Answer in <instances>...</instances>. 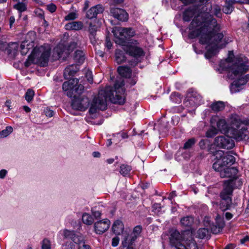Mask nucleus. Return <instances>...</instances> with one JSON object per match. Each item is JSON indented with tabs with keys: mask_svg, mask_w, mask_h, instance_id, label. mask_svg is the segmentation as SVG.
I'll return each instance as SVG.
<instances>
[{
	"mask_svg": "<svg viewBox=\"0 0 249 249\" xmlns=\"http://www.w3.org/2000/svg\"><path fill=\"white\" fill-rule=\"evenodd\" d=\"M189 36L191 38L199 36V42L207 44L205 56L210 59L214 55L219 49L228 43L222 33H219L220 25L211 14L202 13L195 17L189 26Z\"/></svg>",
	"mask_w": 249,
	"mask_h": 249,
	"instance_id": "obj_1",
	"label": "nucleus"
},
{
	"mask_svg": "<svg viewBox=\"0 0 249 249\" xmlns=\"http://www.w3.org/2000/svg\"><path fill=\"white\" fill-rule=\"evenodd\" d=\"M233 53L230 52L228 57L220 63V67L228 71V75L231 79L237 78L231 85V93L240 91L242 87L249 80V75L242 76L249 69V61L247 57L240 56L232 60Z\"/></svg>",
	"mask_w": 249,
	"mask_h": 249,
	"instance_id": "obj_2",
	"label": "nucleus"
},
{
	"mask_svg": "<svg viewBox=\"0 0 249 249\" xmlns=\"http://www.w3.org/2000/svg\"><path fill=\"white\" fill-rule=\"evenodd\" d=\"M124 85L123 80H117L114 84V89L110 86L106 87L99 91L97 96L93 99L89 112L91 114L96 112L97 110H104L107 108V99L113 104L123 105L125 103Z\"/></svg>",
	"mask_w": 249,
	"mask_h": 249,
	"instance_id": "obj_3",
	"label": "nucleus"
},
{
	"mask_svg": "<svg viewBox=\"0 0 249 249\" xmlns=\"http://www.w3.org/2000/svg\"><path fill=\"white\" fill-rule=\"evenodd\" d=\"M230 123L231 126V134L237 141H241L248 138V126L249 120H242L236 114L231 116Z\"/></svg>",
	"mask_w": 249,
	"mask_h": 249,
	"instance_id": "obj_4",
	"label": "nucleus"
},
{
	"mask_svg": "<svg viewBox=\"0 0 249 249\" xmlns=\"http://www.w3.org/2000/svg\"><path fill=\"white\" fill-rule=\"evenodd\" d=\"M115 36V42L122 46H125L127 41L136 35L135 30L132 28L115 27L112 31Z\"/></svg>",
	"mask_w": 249,
	"mask_h": 249,
	"instance_id": "obj_5",
	"label": "nucleus"
},
{
	"mask_svg": "<svg viewBox=\"0 0 249 249\" xmlns=\"http://www.w3.org/2000/svg\"><path fill=\"white\" fill-rule=\"evenodd\" d=\"M216 161L213 163V168L214 170H219L228 165H231L235 161V158L223 151L218 150L215 152Z\"/></svg>",
	"mask_w": 249,
	"mask_h": 249,
	"instance_id": "obj_6",
	"label": "nucleus"
},
{
	"mask_svg": "<svg viewBox=\"0 0 249 249\" xmlns=\"http://www.w3.org/2000/svg\"><path fill=\"white\" fill-rule=\"evenodd\" d=\"M51 48L49 44H44L34 49L32 55L41 66H46L51 54Z\"/></svg>",
	"mask_w": 249,
	"mask_h": 249,
	"instance_id": "obj_7",
	"label": "nucleus"
},
{
	"mask_svg": "<svg viewBox=\"0 0 249 249\" xmlns=\"http://www.w3.org/2000/svg\"><path fill=\"white\" fill-rule=\"evenodd\" d=\"M63 89L67 91V94L70 97H75L77 95H80L83 92L84 86L78 84L77 78H72L65 82L62 86Z\"/></svg>",
	"mask_w": 249,
	"mask_h": 249,
	"instance_id": "obj_8",
	"label": "nucleus"
},
{
	"mask_svg": "<svg viewBox=\"0 0 249 249\" xmlns=\"http://www.w3.org/2000/svg\"><path fill=\"white\" fill-rule=\"evenodd\" d=\"M242 182L239 179H230L224 181L223 190L220 194L221 198H231L234 188L242 186Z\"/></svg>",
	"mask_w": 249,
	"mask_h": 249,
	"instance_id": "obj_9",
	"label": "nucleus"
},
{
	"mask_svg": "<svg viewBox=\"0 0 249 249\" xmlns=\"http://www.w3.org/2000/svg\"><path fill=\"white\" fill-rule=\"evenodd\" d=\"M63 235L65 238L71 239L77 244L78 246V249H90L89 246L85 244L84 238L81 233L65 230L63 231Z\"/></svg>",
	"mask_w": 249,
	"mask_h": 249,
	"instance_id": "obj_10",
	"label": "nucleus"
},
{
	"mask_svg": "<svg viewBox=\"0 0 249 249\" xmlns=\"http://www.w3.org/2000/svg\"><path fill=\"white\" fill-rule=\"evenodd\" d=\"M131 44L124 46V50L130 55L135 58H139L144 54L142 49L137 45L139 43L136 40H131Z\"/></svg>",
	"mask_w": 249,
	"mask_h": 249,
	"instance_id": "obj_11",
	"label": "nucleus"
},
{
	"mask_svg": "<svg viewBox=\"0 0 249 249\" xmlns=\"http://www.w3.org/2000/svg\"><path fill=\"white\" fill-rule=\"evenodd\" d=\"M213 143L217 147L227 149L234 146V141L228 136H218L215 138Z\"/></svg>",
	"mask_w": 249,
	"mask_h": 249,
	"instance_id": "obj_12",
	"label": "nucleus"
},
{
	"mask_svg": "<svg viewBox=\"0 0 249 249\" xmlns=\"http://www.w3.org/2000/svg\"><path fill=\"white\" fill-rule=\"evenodd\" d=\"M185 235L187 236L188 238L186 239H181V236L179 232L177 231H174L171 233L170 237V242L171 245L172 246H175V247H181V245H185L184 241L189 239V237H192V234L190 232H186L185 233Z\"/></svg>",
	"mask_w": 249,
	"mask_h": 249,
	"instance_id": "obj_13",
	"label": "nucleus"
},
{
	"mask_svg": "<svg viewBox=\"0 0 249 249\" xmlns=\"http://www.w3.org/2000/svg\"><path fill=\"white\" fill-rule=\"evenodd\" d=\"M142 228L141 226H136L133 230V232L130 235V239L128 240L129 236H124V240L122 242V244L124 247H126L128 245H132L136 239L141 235Z\"/></svg>",
	"mask_w": 249,
	"mask_h": 249,
	"instance_id": "obj_14",
	"label": "nucleus"
},
{
	"mask_svg": "<svg viewBox=\"0 0 249 249\" xmlns=\"http://www.w3.org/2000/svg\"><path fill=\"white\" fill-rule=\"evenodd\" d=\"M89 105V100L87 98H76L74 97L71 106L72 107L76 110H79L81 111L85 110Z\"/></svg>",
	"mask_w": 249,
	"mask_h": 249,
	"instance_id": "obj_15",
	"label": "nucleus"
},
{
	"mask_svg": "<svg viewBox=\"0 0 249 249\" xmlns=\"http://www.w3.org/2000/svg\"><path fill=\"white\" fill-rule=\"evenodd\" d=\"M110 13L114 18L122 21L127 20L128 14L123 9L112 7L110 8Z\"/></svg>",
	"mask_w": 249,
	"mask_h": 249,
	"instance_id": "obj_16",
	"label": "nucleus"
},
{
	"mask_svg": "<svg viewBox=\"0 0 249 249\" xmlns=\"http://www.w3.org/2000/svg\"><path fill=\"white\" fill-rule=\"evenodd\" d=\"M187 97L190 104L193 106H198L202 102L201 96L196 91L190 89L187 93Z\"/></svg>",
	"mask_w": 249,
	"mask_h": 249,
	"instance_id": "obj_17",
	"label": "nucleus"
},
{
	"mask_svg": "<svg viewBox=\"0 0 249 249\" xmlns=\"http://www.w3.org/2000/svg\"><path fill=\"white\" fill-rule=\"evenodd\" d=\"M219 172L221 178H231V179H237L235 176L237 173V170L234 167L223 168L219 170H215Z\"/></svg>",
	"mask_w": 249,
	"mask_h": 249,
	"instance_id": "obj_18",
	"label": "nucleus"
},
{
	"mask_svg": "<svg viewBox=\"0 0 249 249\" xmlns=\"http://www.w3.org/2000/svg\"><path fill=\"white\" fill-rule=\"evenodd\" d=\"M110 224V221L107 219L96 222L94 224L95 231L97 234H102L108 229Z\"/></svg>",
	"mask_w": 249,
	"mask_h": 249,
	"instance_id": "obj_19",
	"label": "nucleus"
},
{
	"mask_svg": "<svg viewBox=\"0 0 249 249\" xmlns=\"http://www.w3.org/2000/svg\"><path fill=\"white\" fill-rule=\"evenodd\" d=\"M216 123V125L219 131L225 133L228 131V125L225 119H219L218 116H213L211 120L212 125Z\"/></svg>",
	"mask_w": 249,
	"mask_h": 249,
	"instance_id": "obj_20",
	"label": "nucleus"
},
{
	"mask_svg": "<svg viewBox=\"0 0 249 249\" xmlns=\"http://www.w3.org/2000/svg\"><path fill=\"white\" fill-rule=\"evenodd\" d=\"M104 10V7L101 4H98L90 8L86 14V17L89 19L96 18L98 14L102 13Z\"/></svg>",
	"mask_w": 249,
	"mask_h": 249,
	"instance_id": "obj_21",
	"label": "nucleus"
},
{
	"mask_svg": "<svg viewBox=\"0 0 249 249\" xmlns=\"http://www.w3.org/2000/svg\"><path fill=\"white\" fill-rule=\"evenodd\" d=\"M224 221L219 215L216 218V223L215 224L210 225L211 231L214 234L219 233L224 227Z\"/></svg>",
	"mask_w": 249,
	"mask_h": 249,
	"instance_id": "obj_22",
	"label": "nucleus"
},
{
	"mask_svg": "<svg viewBox=\"0 0 249 249\" xmlns=\"http://www.w3.org/2000/svg\"><path fill=\"white\" fill-rule=\"evenodd\" d=\"M78 70L79 68L75 64H72L67 67L64 72L65 78L69 79L70 76L74 75Z\"/></svg>",
	"mask_w": 249,
	"mask_h": 249,
	"instance_id": "obj_23",
	"label": "nucleus"
},
{
	"mask_svg": "<svg viewBox=\"0 0 249 249\" xmlns=\"http://www.w3.org/2000/svg\"><path fill=\"white\" fill-rule=\"evenodd\" d=\"M225 4L223 6L222 11L226 14H230L234 9V4L236 3L235 0H225Z\"/></svg>",
	"mask_w": 249,
	"mask_h": 249,
	"instance_id": "obj_24",
	"label": "nucleus"
},
{
	"mask_svg": "<svg viewBox=\"0 0 249 249\" xmlns=\"http://www.w3.org/2000/svg\"><path fill=\"white\" fill-rule=\"evenodd\" d=\"M83 27V23L81 21H72L67 23L65 29L67 30H79Z\"/></svg>",
	"mask_w": 249,
	"mask_h": 249,
	"instance_id": "obj_25",
	"label": "nucleus"
},
{
	"mask_svg": "<svg viewBox=\"0 0 249 249\" xmlns=\"http://www.w3.org/2000/svg\"><path fill=\"white\" fill-rule=\"evenodd\" d=\"M18 49V44L16 42H11L8 44L5 42L4 48L1 50L7 51L8 54L15 53Z\"/></svg>",
	"mask_w": 249,
	"mask_h": 249,
	"instance_id": "obj_26",
	"label": "nucleus"
},
{
	"mask_svg": "<svg viewBox=\"0 0 249 249\" xmlns=\"http://www.w3.org/2000/svg\"><path fill=\"white\" fill-rule=\"evenodd\" d=\"M185 245H181V248L179 249H198L196 244L192 237H190L189 239L184 241Z\"/></svg>",
	"mask_w": 249,
	"mask_h": 249,
	"instance_id": "obj_27",
	"label": "nucleus"
},
{
	"mask_svg": "<svg viewBox=\"0 0 249 249\" xmlns=\"http://www.w3.org/2000/svg\"><path fill=\"white\" fill-rule=\"evenodd\" d=\"M112 230L113 232L119 235L122 233L124 230V225L120 220H116L114 222L112 226Z\"/></svg>",
	"mask_w": 249,
	"mask_h": 249,
	"instance_id": "obj_28",
	"label": "nucleus"
},
{
	"mask_svg": "<svg viewBox=\"0 0 249 249\" xmlns=\"http://www.w3.org/2000/svg\"><path fill=\"white\" fill-rule=\"evenodd\" d=\"M220 208L222 211H225L230 209L232 203L231 198H221Z\"/></svg>",
	"mask_w": 249,
	"mask_h": 249,
	"instance_id": "obj_29",
	"label": "nucleus"
},
{
	"mask_svg": "<svg viewBox=\"0 0 249 249\" xmlns=\"http://www.w3.org/2000/svg\"><path fill=\"white\" fill-rule=\"evenodd\" d=\"M118 72L122 77L129 78L131 74V70L128 67L120 66L118 68Z\"/></svg>",
	"mask_w": 249,
	"mask_h": 249,
	"instance_id": "obj_30",
	"label": "nucleus"
},
{
	"mask_svg": "<svg viewBox=\"0 0 249 249\" xmlns=\"http://www.w3.org/2000/svg\"><path fill=\"white\" fill-rule=\"evenodd\" d=\"M194 218L191 216H185L180 219L181 224L183 226L188 228H190L192 226L194 223Z\"/></svg>",
	"mask_w": 249,
	"mask_h": 249,
	"instance_id": "obj_31",
	"label": "nucleus"
},
{
	"mask_svg": "<svg viewBox=\"0 0 249 249\" xmlns=\"http://www.w3.org/2000/svg\"><path fill=\"white\" fill-rule=\"evenodd\" d=\"M225 105L222 101H217L211 105V107L214 111H219L224 108Z\"/></svg>",
	"mask_w": 249,
	"mask_h": 249,
	"instance_id": "obj_32",
	"label": "nucleus"
},
{
	"mask_svg": "<svg viewBox=\"0 0 249 249\" xmlns=\"http://www.w3.org/2000/svg\"><path fill=\"white\" fill-rule=\"evenodd\" d=\"M195 11L193 9H188L186 10L183 15V19L185 21H189L191 18L194 16Z\"/></svg>",
	"mask_w": 249,
	"mask_h": 249,
	"instance_id": "obj_33",
	"label": "nucleus"
},
{
	"mask_svg": "<svg viewBox=\"0 0 249 249\" xmlns=\"http://www.w3.org/2000/svg\"><path fill=\"white\" fill-rule=\"evenodd\" d=\"M209 235V231L207 228H200L196 232V236L200 239H203Z\"/></svg>",
	"mask_w": 249,
	"mask_h": 249,
	"instance_id": "obj_34",
	"label": "nucleus"
},
{
	"mask_svg": "<svg viewBox=\"0 0 249 249\" xmlns=\"http://www.w3.org/2000/svg\"><path fill=\"white\" fill-rule=\"evenodd\" d=\"M74 59L75 61L82 63L83 62L85 58L84 53L82 51L77 50L74 53Z\"/></svg>",
	"mask_w": 249,
	"mask_h": 249,
	"instance_id": "obj_35",
	"label": "nucleus"
},
{
	"mask_svg": "<svg viewBox=\"0 0 249 249\" xmlns=\"http://www.w3.org/2000/svg\"><path fill=\"white\" fill-rule=\"evenodd\" d=\"M115 60L118 64H120L125 61V57L121 51L118 50L116 51Z\"/></svg>",
	"mask_w": 249,
	"mask_h": 249,
	"instance_id": "obj_36",
	"label": "nucleus"
},
{
	"mask_svg": "<svg viewBox=\"0 0 249 249\" xmlns=\"http://www.w3.org/2000/svg\"><path fill=\"white\" fill-rule=\"evenodd\" d=\"M82 221L84 224L88 225H91L93 223V219L91 215L87 213H84L82 215Z\"/></svg>",
	"mask_w": 249,
	"mask_h": 249,
	"instance_id": "obj_37",
	"label": "nucleus"
},
{
	"mask_svg": "<svg viewBox=\"0 0 249 249\" xmlns=\"http://www.w3.org/2000/svg\"><path fill=\"white\" fill-rule=\"evenodd\" d=\"M211 14L215 15L218 18L221 17V8L218 5H214L211 7Z\"/></svg>",
	"mask_w": 249,
	"mask_h": 249,
	"instance_id": "obj_38",
	"label": "nucleus"
},
{
	"mask_svg": "<svg viewBox=\"0 0 249 249\" xmlns=\"http://www.w3.org/2000/svg\"><path fill=\"white\" fill-rule=\"evenodd\" d=\"M64 47L62 45H59L56 46L53 49V54L55 55V53L57 54L56 58H59L62 56L64 50Z\"/></svg>",
	"mask_w": 249,
	"mask_h": 249,
	"instance_id": "obj_39",
	"label": "nucleus"
},
{
	"mask_svg": "<svg viewBox=\"0 0 249 249\" xmlns=\"http://www.w3.org/2000/svg\"><path fill=\"white\" fill-rule=\"evenodd\" d=\"M120 173L124 176H125L128 175L129 174L131 170V167L126 164H122L120 166Z\"/></svg>",
	"mask_w": 249,
	"mask_h": 249,
	"instance_id": "obj_40",
	"label": "nucleus"
},
{
	"mask_svg": "<svg viewBox=\"0 0 249 249\" xmlns=\"http://www.w3.org/2000/svg\"><path fill=\"white\" fill-rule=\"evenodd\" d=\"M14 8L18 10L20 13L24 12L27 9V5L25 2H18L16 4L14 5Z\"/></svg>",
	"mask_w": 249,
	"mask_h": 249,
	"instance_id": "obj_41",
	"label": "nucleus"
},
{
	"mask_svg": "<svg viewBox=\"0 0 249 249\" xmlns=\"http://www.w3.org/2000/svg\"><path fill=\"white\" fill-rule=\"evenodd\" d=\"M218 133V130L214 126H212L210 128L206 133V136L207 138H212Z\"/></svg>",
	"mask_w": 249,
	"mask_h": 249,
	"instance_id": "obj_42",
	"label": "nucleus"
},
{
	"mask_svg": "<svg viewBox=\"0 0 249 249\" xmlns=\"http://www.w3.org/2000/svg\"><path fill=\"white\" fill-rule=\"evenodd\" d=\"M196 142V140L194 138H191V139L188 140V141L187 142H186L185 143H184V144L182 147V149H190L195 144Z\"/></svg>",
	"mask_w": 249,
	"mask_h": 249,
	"instance_id": "obj_43",
	"label": "nucleus"
},
{
	"mask_svg": "<svg viewBox=\"0 0 249 249\" xmlns=\"http://www.w3.org/2000/svg\"><path fill=\"white\" fill-rule=\"evenodd\" d=\"M13 131L11 126H7L6 128L0 132V138H4L9 135Z\"/></svg>",
	"mask_w": 249,
	"mask_h": 249,
	"instance_id": "obj_44",
	"label": "nucleus"
},
{
	"mask_svg": "<svg viewBox=\"0 0 249 249\" xmlns=\"http://www.w3.org/2000/svg\"><path fill=\"white\" fill-rule=\"evenodd\" d=\"M70 240L67 241L65 244L66 249H78V246L77 244H75L72 240L69 239Z\"/></svg>",
	"mask_w": 249,
	"mask_h": 249,
	"instance_id": "obj_45",
	"label": "nucleus"
},
{
	"mask_svg": "<svg viewBox=\"0 0 249 249\" xmlns=\"http://www.w3.org/2000/svg\"><path fill=\"white\" fill-rule=\"evenodd\" d=\"M34 95V91L31 89H28L25 94V99L28 102H30L33 100Z\"/></svg>",
	"mask_w": 249,
	"mask_h": 249,
	"instance_id": "obj_46",
	"label": "nucleus"
},
{
	"mask_svg": "<svg viewBox=\"0 0 249 249\" xmlns=\"http://www.w3.org/2000/svg\"><path fill=\"white\" fill-rule=\"evenodd\" d=\"M97 30L98 27L96 25L92 23H89L88 30L89 34H96Z\"/></svg>",
	"mask_w": 249,
	"mask_h": 249,
	"instance_id": "obj_47",
	"label": "nucleus"
},
{
	"mask_svg": "<svg viewBox=\"0 0 249 249\" xmlns=\"http://www.w3.org/2000/svg\"><path fill=\"white\" fill-rule=\"evenodd\" d=\"M77 18V15L75 12H71L65 17V20H74Z\"/></svg>",
	"mask_w": 249,
	"mask_h": 249,
	"instance_id": "obj_48",
	"label": "nucleus"
},
{
	"mask_svg": "<svg viewBox=\"0 0 249 249\" xmlns=\"http://www.w3.org/2000/svg\"><path fill=\"white\" fill-rule=\"evenodd\" d=\"M41 249H51V243L49 240L44 239L42 241Z\"/></svg>",
	"mask_w": 249,
	"mask_h": 249,
	"instance_id": "obj_49",
	"label": "nucleus"
},
{
	"mask_svg": "<svg viewBox=\"0 0 249 249\" xmlns=\"http://www.w3.org/2000/svg\"><path fill=\"white\" fill-rule=\"evenodd\" d=\"M85 76L90 83H93L92 74L91 71H88L86 72Z\"/></svg>",
	"mask_w": 249,
	"mask_h": 249,
	"instance_id": "obj_50",
	"label": "nucleus"
},
{
	"mask_svg": "<svg viewBox=\"0 0 249 249\" xmlns=\"http://www.w3.org/2000/svg\"><path fill=\"white\" fill-rule=\"evenodd\" d=\"M153 208L155 213L158 214L161 209V204L160 203H155L153 205Z\"/></svg>",
	"mask_w": 249,
	"mask_h": 249,
	"instance_id": "obj_51",
	"label": "nucleus"
},
{
	"mask_svg": "<svg viewBox=\"0 0 249 249\" xmlns=\"http://www.w3.org/2000/svg\"><path fill=\"white\" fill-rule=\"evenodd\" d=\"M89 38L90 42L93 45H95L97 43L96 34H89Z\"/></svg>",
	"mask_w": 249,
	"mask_h": 249,
	"instance_id": "obj_52",
	"label": "nucleus"
},
{
	"mask_svg": "<svg viewBox=\"0 0 249 249\" xmlns=\"http://www.w3.org/2000/svg\"><path fill=\"white\" fill-rule=\"evenodd\" d=\"M44 113L46 116L49 117H52L54 115L53 111L49 108H46L44 109Z\"/></svg>",
	"mask_w": 249,
	"mask_h": 249,
	"instance_id": "obj_53",
	"label": "nucleus"
},
{
	"mask_svg": "<svg viewBox=\"0 0 249 249\" xmlns=\"http://www.w3.org/2000/svg\"><path fill=\"white\" fill-rule=\"evenodd\" d=\"M56 9V6L53 4H50L47 5V9L51 13L54 12Z\"/></svg>",
	"mask_w": 249,
	"mask_h": 249,
	"instance_id": "obj_54",
	"label": "nucleus"
},
{
	"mask_svg": "<svg viewBox=\"0 0 249 249\" xmlns=\"http://www.w3.org/2000/svg\"><path fill=\"white\" fill-rule=\"evenodd\" d=\"M119 242V238L118 237H114L112 240V246L113 247H116L118 245Z\"/></svg>",
	"mask_w": 249,
	"mask_h": 249,
	"instance_id": "obj_55",
	"label": "nucleus"
},
{
	"mask_svg": "<svg viewBox=\"0 0 249 249\" xmlns=\"http://www.w3.org/2000/svg\"><path fill=\"white\" fill-rule=\"evenodd\" d=\"M106 47L108 49H110L112 47V43L108 37H106Z\"/></svg>",
	"mask_w": 249,
	"mask_h": 249,
	"instance_id": "obj_56",
	"label": "nucleus"
},
{
	"mask_svg": "<svg viewBox=\"0 0 249 249\" xmlns=\"http://www.w3.org/2000/svg\"><path fill=\"white\" fill-rule=\"evenodd\" d=\"M209 0H194V3H197L198 5L206 3Z\"/></svg>",
	"mask_w": 249,
	"mask_h": 249,
	"instance_id": "obj_57",
	"label": "nucleus"
},
{
	"mask_svg": "<svg viewBox=\"0 0 249 249\" xmlns=\"http://www.w3.org/2000/svg\"><path fill=\"white\" fill-rule=\"evenodd\" d=\"M35 59L33 56L32 54L29 57L28 59L25 62V65L26 67H29L30 65V61L32 62Z\"/></svg>",
	"mask_w": 249,
	"mask_h": 249,
	"instance_id": "obj_58",
	"label": "nucleus"
},
{
	"mask_svg": "<svg viewBox=\"0 0 249 249\" xmlns=\"http://www.w3.org/2000/svg\"><path fill=\"white\" fill-rule=\"evenodd\" d=\"M7 172L5 169H2L0 171V178H4L5 177Z\"/></svg>",
	"mask_w": 249,
	"mask_h": 249,
	"instance_id": "obj_59",
	"label": "nucleus"
},
{
	"mask_svg": "<svg viewBox=\"0 0 249 249\" xmlns=\"http://www.w3.org/2000/svg\"><path fill=\"white\" fill-rule=\"evenodd\" d=\"M89 1L88 0H86L84 2V5L83 7V11H86L89 6Z\"/></svg>",
	"mask_w": 249,
	"mask_h": 249,
	"instance_id": "obj_60",
	"label": "nucleus"
},
{
	"mask_svg": "<svg viewBox=\"0 0 249 249\" xmlns=\"http://www.w3.org/2000/svg\"><path fill=\"white\" fill-rule=\"evenodd\" d=\"M93 214L95 218H98L100 217L101 213L100 211H95V212H93Z\"/></svg>",
	"mask_w": 249,
	"mask_h": 249,
	"instance_id": "obj_61",
	"label": "nucleus"
},
{
	"mask_svg": "<svg viewBox=\"0 0 249 249\" xmlns=\"http://www.w3.org/2000/svg\"><path fill=\"white\" fill-rule=\"evenodd\" d=\"M15 19L14 16H11L9 18V24L10 28L12 27L13 24L15 22Z\"/></svg>",
	"mask_w": 249,
	"mask_h": 249,
	"instance_id": "obj_62",
	"label": "nucleus"
},
{
	"mask_svg": "<svg viewBox=\"0 0 249 249\" xmlns=\"http://www.w3.org/2000/svg\"><path fill=\"white\" fill-rule=\"evenodd\" d=\"M232 214L229 212H227L225 213V217L227 220H230L232 217Z\"/></svg>",
	"mask_w": 249,
	"mask_h": 249,
	"instance_id": "obj_63",
	"label": "nucleus"
},
{
	"mask_svg": "<svg viewBox=\"0 0 249 249\" xmlns=\"http://www.w3.org/2000/svg\"><path fill=\"white\" fill-rule=\"evenodd\" d=\"M249 241V237L246 236L244 238L241 239L240 242L241 244H244L245 242Z\"/></svg>",
	"mask_w": 249,
	"mask_h": 249,
	"instance_id": "obj_64",
	"label": "nucleus"
}]
</instances>
